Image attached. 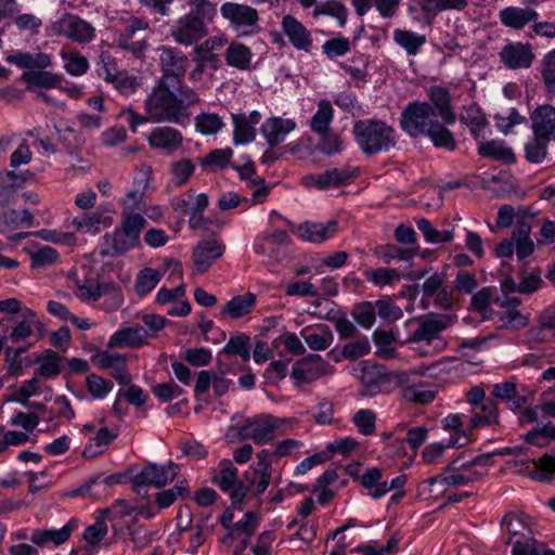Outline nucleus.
<instances>
[{
    "mask_svg": "<svg viewBox=\"0 0 555 555\" xmlns=\"http://www.w3.org/2000/svg\"><path fill=\"white\" fill-rule=\"evenodd\" d=\"M22 79L26 82L28 90H34L35 87L51 89L61 82L60 76L42 69L25 72L22 75Z\"/></svg>",
    "mask_w": 555,
    "mask_h": 555,
    "instance_id": "ea45409f",
    "label": "nucleus"
},
{
    "mask_svg": "<svg viewBox=\"0 0 555 555\" xmlns=\"http://www.w3.org/2000/svg\"><path fill=\"white\" fill-rule=\"evenodd\" d=\"M225 247L216 240H204L193 247V272H206L224 253Z\"/></svg>",
    "mask_w": 555,
    "mask_h": 555,
    "instance_id": "dca6fc26",
    "label": "nucleus"
},
{
    "mask_svg": "<svg viewBox=\"0 0 555 555\" xmlns=\"http://www.w3.org/2000/svg\"><path fill=\"white\" fill-rule=\"evenodd\" d=\"M362 397H374L388 390V387L400 386L408 382L404 372H389L385 366L374 363H364L360 371Z\"/></svg>",
    "mask_w": 555,
    "mask_h": 555,
    "instance_id": "423d86ee",
    "label": "nucleus"
},
{
    "mask_svg": "<svg viewBox=\"0 0 555 555\" xmlns=\"http://www.w3.org/2000/svg\"><path fill=\"white\" fill-rule=\"evenodd\" d=\"M282 29L295 48L305 51L309 50L312 44L310 33L294 16L285 15L283 17Z\"/></svg>",
    "mask_w": 555,
    "mask_h": 555,
    "instance_id": "a878e982",
    "label": "nucleus"
},
{
    "mask_svg": "<svg viewBox=\"0 0 555 555\" xmlns=\"http://www.w3.org/2000/svg\"><path fill=\"white\" fill-rule=\"evenodd\" d=\"M29 540L38 547L52 545L57 547L69 540V522L61 529H35L29 535Z\"/></svg>",
    "mask_w": 555,
    "mask_h": 555,
    "instance_id": "c756f323",
    "label": "nucleus"
},
{
    "mask_svg": "<svg viewBox=\"0 0 555 555\" xmlns=\"http://www.w3.org/2000/svg\"><path fill=\"white\" fill-rule=\"evenodd\" d=\"M219 475L214 477L219 488L229 493L233 504L241 503L246 496L247 489L237 478V469L230 460H222L219 464Z\"/></svg>",
    "mask_w": 555,
    "mask_h": 555,
    "instance_id": "4468645a",
    "label": "nucleus"
},
{
    "mask_svg": "<svg viewBox=\"0 0 555 555\" xmlns=\"http://www.w3.org/2000/svg\"><path fill=\"white\" fill-rule=\"evenodd\" d=\"M257 302V296L254 293H246L231 298L221 309V317H229L237 320L251 313Z\"/></svg>",
    "mask_w": 555,
    "mask_h": 555,
    "instance_id": "c85d7f7f",
    "label": "nucleus"
},
{
    "mask_svg": "<svg viewBox=\"0 0 555 555\" xmlns=\"http://www.w3.org/2000/svg\"><path fill=\"white\" fill-rule=\"evenodd\" d=\"M122 220L111 236L112 256L122 255L140 244L141 231L146 220L140 214H121Z\"/></svg>",
    "mask_w": 555,
    "mask_h": 555,
    "instance_id": "6e6552de",
    "label": "nucleus"
},
{
    "mask_svg": "<svg viewBox=\"0 0 555 555\" xmlns=\"http://www.w3.org/2000/svg\"><path fill=\"white\" fill-rule=\"evenodd\" d=\"M233 156L230 147L216 149L199 159V165L208 171H217L227 168Z\"/></svg>",
    "mask_w": 555,
    "mask_h": 555,
    "instance_id": "a19ab883",
    "label": "nucleus"
},
{
    "mask_svg": "<svg viewBox=\"0 0 555 555\" xmlns=\"http://www.w3.org/2000/svg\"><path fill=\"white\" fill-rule=\"evenodd\" d=\"M483 475V473L469 469L464 462H461V456H459L449 463L440 475L430 478L429 482L430 485L438 482L453 487H463L480 480Z\"/></svg>",
    "mask_w": 555,
    "mask_h": 555,
    "instance_id": "f8f14e48",
    "label": "nucleus"
},
{
    "mask_svg": "<svg viewBox=\"0 0 555 555\" xmlns=\"http://www.w3.org/2000/svg\"><path fill=\"white\" fill-rule=\"evenodd\" d=\"M551 140L533 135L526 146V157L530 163H540L546 156L547 144Z\"/></svg>",
    "mask_w": 555,
    "mask_h": 555,
    "instance_id": "774afa93",
    "label": "nucleus"
},
{
    "mask_svg": "<svg viewBox=\"0 0 555 555\" xmlns=\"http://www.w3.org/2000/svg\"><path fill=\"white\" fill-rule=\"evenodd\" d=\"M34 331L42 333L43 324L40 320H38L36 313L33 310L26 309L24 311V320L15 324V326L10 332L8 339H10L12 343H20L30 337L34 334Z\"/></svg>",
    "mask_w": 555,
    "mask_h": 555,
    "instance_id": "2f4dec72",
    "label": "nucleus"
},
{
    "mask_svg": "<svg viewBox=\"0 0 555 555\" xmlns=\"http://www.w3.org/2000/svg\"><path fill=\"white\" fill-rule=\"evenodd\" d=\"M334 109L327 100H321L318 109L310 120V129L315 134H325L331 130L330 126L333 120Z\"/></svg>",
    "mask_w": 555,
    "mask_h": 555,
    "instance_id": "c9c22d12",
    "label": "nucleus"
},
{
    "mask_svg": "<svg viewBox=\"0 0 555 555\" xmlns=\"http://www.w3.org/2000/svg\"><path fill=\"white\" fill-rule=\"evenodd\" d=\"M35 218L28 209H9L0 214V232L16 230L21 224L34 225Z\"/></svg>",
    "mask_w": 555,
    "mask_h": 555,
    "instance_id": "f704fd0d",
    "label": "nucleus"
},
{
    "mask_svg": "<svg viewBox=\"0 0 555 555\" xmlns=\"http://www.w3.org/2000/svg\"><path fill=\"white\" fill-rule=\"evenodd\" d=\"M326 362L318 354H309L297 361L292 370L296 387L310 384L326 373Z\"/></svg>",
    "mask_w": 555,
    "mask_h": 555,
    "instance_id": "2eb2a0df",
    "label": "nucleus"
},
{
    "mask_svg": "<svg viewBox=\"0 0 555 555\" xmlns=\"http://www.w3.org/2000/svg\"><path fill=\"white\" fill-rule=\"evenodd\" d=\"M296 127L293 119L271 117L261 126V131L270 146H276L282 143L285 137Z\"/></svg>",
    "mask_w": 555,
    "mask_h": 555,
    "instance_id": "b1692460",
    "label": "nucleus"
},
{
    "mask_svg": "<svg viewBox=\"0 0 555 555\" xmlns=\"http://www.w3.org/2000/svg\"><path fill=\"white\" fill-rule=\"evenodd\" d=\"M460 119L470 128V131L475 138H479L481 135V132L488 124L485 115L475 105L465 107L461 113Z\"/></svg>",
    "mask_w": 555,
    "mask_h": 555,
    "instance_id": "3c124183",
    "label": "nucleus"
},
{
    "mask_svg": "<svg viewBox=\"0 0 555 555\" xmlns=\"http://www.w3.org/2000/svg\"><path fill=\"white\" fill-rule=\"evenodd\" d=\"M500 57L506 67L518 69L530 67L534 60V54L529 44L512 42L501 50Z\"/></svg>",
    "mask_w": 555,
    "mask_h": 555,
    "instance_id": "aec40b11",
    "label": "nucleus"
},
{
    "mask_svg": "<svg viewBox=\"0 0 555 555\" xmlns=\"http://www.w3.org/2000/svg\"><path fill=\"white\" fill-rule=\"evenodd\" d=\"M417 229L423 233L426 242L431 244L451 242L454 236L453 230L438 231L429 220L422 218L416 221Z\"/></svg>",
    "mask_w": 555,
    "mask_h": 555,
    "instance_id": "603ef678",
    "label": "nucleus"
},
{
    "mask_svg": "<svg viewBox=\"0 0 555 555\" xmlns=\"http://www.w3.org/2000/svg\"><path fill=\"white\" fill-rule=\"evenodd\" d=\"M255 251L262 257V263L271 271H273L284 258V253L280 246L258 243L255 245Z\"/></svg>",
    "mask_w": 555,
    "mask_h": 555,
    "instance_id": "052dcab7",
    "label": "nucleus"
},
{
    "mask_svg": "<svg viewBox=\"0 0 555 555\" xmlns=\"http://www.w3.org/2000/svg\"><path fill=\"white\" fill-rule=\"evenodd\" d=\"M186 4L189 12L173 22L169 34L176 43L190 47L207 37L208 24L216 20L218 7L214 0H199Z\"/></svg>",
    "mask_w": 555,
    "mask_h": 555,
    "instance_id": "7ed1b4c3",
    "label": "nucleus"
},
{
    "mask_svg": "<svg viewBox=\"0 0 555 555\" xmlns=\"http://www.w3.org/2000/svg\"><path fill=\"white\" fill-rule=\"evenodd\" d=\"M304 338L308 347L315 351L327 349L334 340V336L326 325L317 327L314 332L305 335Z\"/></svg>",
    "mask_w": 555,
    "mask_h": 555,
    "instance_id": "6e6d98bb",
    "label": "nucleus"
},
{
    "mask_svg": "<svg viewBox=\"0 0 555 555\" xmlns=\"http://www.w3.org/2000/svg\"><path fill=\"white\" fill-rule=\"evenodd\" d=\"M364 276L378 287L392 285L400 281V274L397 270L390 268H378L375 270H366Z\"/></svg>",
    "mask_w": 555,
    "mask_h": 555,
    "instance_id": "bf43d9fd",
    "label": "nucleus"
},
{
    "mask_svg": "<svg viewBox=\"0 0 555 555\" xmlns=\"http://www.w3.org/2000/svg\"><path fill=\"white\" fill-rule=\"evenodd\" d=\"M393 40L397 44L402 47L409 55H415L420 48L426 42V37L411 30L396 29L393 31Z\"/></svg>",
    "mask_w": 555,
    "mask_h": 555,
    "instance_id": "c03bdc74",
    "label": "nucleus"
},
{
    "mask_svg": "<svg viewBox=\"0 0 555 555\" xmlns=\"http://www.w3.org/2000/svg\"><path fill=\"white\" fill-rule=\"evenodd\" d=\"M179 472V465L173 462L167 465L149 464L131 479L132 488L137 493L145 486L162 488L173 481Z\"/></svg>",
    "mask_w": 555,
    "mask_h": 555,
    "instance_id": "9d476101",
    "label": "nucleus"
},
{
    "mask_svg": "<svg viewBox=\"0 0 555 555\" xmlns=\"http://www.w3.org/2000/svg\"><path fill=\"white\" fill-rule=\"evenodd\" d=\"M477 410H473L470 420H469V428L475 429L479 427H491L499 425L500 423V413L499 408L495 401L489 399L487 402L477 406Z\"/></svg>",
    "mask_w": 555,
    "mask_h": 555,
    "instance_id": "7c9ffc66",
    "label": "nucleus"
},
{
    "mask_svg": "<svg viewBox=\"0 0 555 555\" xmlns=\"http://www.w3.org/2000/svg\"><path fill=\"white\" fill-rule=\"evenodd\" d=\"M330 15L335 17L340 26H344L347 21V9L345 5L336 0H327L319 3L313 10V16Z\"/></svg>",
    "mask_w": 555,
    "mask_h": 555,
    "instance_id": "4d7b16f0",
    "label": "nucleus"
},
{
    "mask_svg": "<svg viewBox=\"0 0 555 555\" xmlns=\"http://www.w3.org/2000/svg\"><path fill=\"white\" fill-rule=\"evenodd\" d=\"M116 436V434H112L106 427L100 428L82 451L83 457L91 459L103 453Z\"/></svg>",
    "mask_w": 555,
    "mask_h": 555,
    "instance_id": "37998d69",
    "label": "nucleus"
},
{
    "mask_svg": "<svg viewBox=\"0 0 555 555\" xmlns=\"http://www.w3.org/2000/svg\"><path fill=\"white\" fill-rule=\"evenodd\" d=\"M448 327L442 318L425 317L418 320V325L409 337V343L421 344L417 348L421 356H430L442 351L447 341L441 333Z\"/></svg>",
    "mask_w": 555,
    "mask_h": 555,
    "instance_id": "0eeeda50",
    "label": "nucleus"
},
{
    "mask_svg": "<svg viewBox=\"0 0 555 555\" xmlns=\"http://www.w3.org/2000/svg\"><path fill=\"white\" fill-rule=\"evenodd\" d=\"M373 340L377 347L376 354L384 360H390L396 357V349L392 346L396 335L392 331L375 330Z\"/></svg>",
    "mask_w": 555,
    "mask_h": 555,
    "instance_id": "49530a36",
    "label": "nucleus"
},
{
    "mask_svg": "<svg viewBox=\"0 0 555 555\" xmlns=\"http://www.w3.org/2000/svg\"><path fill=\"white\" fill-rule=\"evenodd\" d=\"M162 280V273L153 268L142 269L135 279L134 289L138 295L145 296L151 293Z\"/></svg>",
    "mask_w": 555,
    "mask_h": 555,
    "instance_id": "8fccbe9b",
    "label": "nucleus"
},
{
    "mask_svg": "<svg viewBox=\"0 0 555 555\" xmlns=\"http://www.w3.org/2000/svg\"><path fill=\"white\" fill-rule=\"evenodd\" d=\"M198 102L192 88L158 81L144 100V109L151 121L181 124L190 117V106Z\"/></svg>",
    "mask_w": 555,
    "mask_h": 555,
    "instance_id": "f257e3e1",
    "label": "nucleus"
},
{
    "mask_svg": "<svg viewBox=\"0 0 555 555\" xmlns=\"http://www.w3.org/2000/svg\"><path fill=\"white\" fill-rule=\"evenodd\" d=\"M443 427L448 430H453L447 447H464L468 442V437L462 429L463 422L459 414H449L442 421Z\"/></svg>",
    "mask_w": 555,
    "mask_h": 555,
    "instance_id": "de8ad7c7",
    "label": "nucleus"
},
{
    "mask_svg": "<svg viewBox=\"0 0 555 555\" xmlns=\"http://www.w3.org/2000/svg\"><path fill=\"white\" fill-rule=\"evenodd\" d=\"M428 98L436 113L441 117L444 124H453L456 120V114L451 105V94L448 89L434 86L428 90Z\"/></svg>",
    "mask_w": 555,
    "mask_h": 555,
    "instance_id": "bb28decb",
    "label": "nucleus"
},
{
    "mask_svg": "<svg viewBox=\"0 0 555 555\" xmlns=\"http://www.w3.org/2000/svg\"><path fill=\"white\" fill-rule=\"evenodd\" d=\"M103 222L106 225L112 224V218L105 217L102 219L101 212L85 214L80 217H76L72 223L75 225L77 231L83 233H96L99 232V225Z\"/></svg>",
    "mask_w": 555,
    "mask_h": 555,
    "instance_id": "5fc2aeb1",
    "label": "nucleus"
},
{
    "mask_svg": "<svg viewBox=\"0 0 555 555\" xmlns=\"http://www.w3.org/2000/svg\"><path fill=\"white\" fill-rule=\"evenodd\" d=\"M251 51L240 42H231L225 50V61L229 66L245 70L250 66Z\"/></svg>",
    "mask_w": 555,
    "mask_h": 555,
    "instance_id": "e433bc0d",
    "label": "nucleus"
},
{
    "mask_svg": "<svg viewBox=\"0 0 555 555\" xmlns=\"http://www.w3.org/2000/svg\"><path fill=\"white\" fill-rule=\"evenodd\" d=\"M478 153L482 157L492 158L504 163L515 162V154L503 141L491 140L481 142L478 146Z\"/></svg>",
    "mask_w": 555,
    "mask_h": 555,
    "instance_id": "72a5a7b5",
    "label": "nucleus"
},
{
    "mask_svg": "<svg viewBox=\"0 0 555 555\" xmlns=\"http://www.w3.org/2000/svg\"><path fill=\"white\" fill-rule=\"evenodd\" d=\"M147 333L140 326L122 327L115 332L107 341L108 348H140L147 344Z\"/></svg>",
    "mask_w": 555,
    "mask_h": 555,
    "instance_id": "5701e85b",
    "label": "nucleus"
},
{
    "mask_svg": "<svg viewBox=\"0 0 555 555\" xmlns=\"http://www.w3.org/2000/svg\"><path fill=\"white\" fill-rule=\"evenodd\" d=\"M106 513H108V509H102L101 516L96 518L95 522L85 529L82 539L88 545H98L100 541L107 534L108 529L104 519V515Z\"/></svg>",
    "mask_w": 555,
    "mask_h": 555,
    "instance_id": "13d9d810",
    "label": "nucleus"
},
{
    "mask_svg": "<svg viewBox=\"0 0 555 555\" xmlns=\"http://www.w3.org/2000/svg\"><path fill=\"white\" fill-rule=\"evenodd\" d=\"M272 414H259L247 418L237 427V434L242 440H253L257 446L271 442L274 437V425Z\"/></svg>",
    "mask_w": 555,
    "mask_h": 555,
    "instance_id": "9b49d317",
    "label": "nucleus"
},
{
    "mask_svg": "<svg viewBox=\"0 0 555 555\" xmlns=\"http://www.w3.org/2000/svg\"><path fill=\"white\" fill-rule=\"evenodd\" d=\"M358 168H350L346 166L341 168H333L318 175L306 176L304 181L308 186L326 190L348 184L358 176Z\"/></svg>",
    "mask_w": 555,
    "mask_h": 555,
    "instance_id": "ddd939ff",
    "label": "nucleus"
},
{
    "mask_svg": "<svg viewBox=\"0 0 555 555\" xmlns=\"http://www.w3.org/2000/svg\"><path fill=\"white\" fill-rule=\"evenodd\" d=\"M222 17L235 28L254 27L258 24V11L247 4L225 2L220 8Z\"/></svg>",
    "mask_w": 555,
    "mask_h": 555,
    "instance_id": "f3484780",
    "label": "nucleus"
},
{
    "mask_svg": "<svg viewBox=\"0 0 555 555\" xmlns=\"http://www.w3.org/2000/svg\"><path fill=\"white\" fill-rule=\"evenodd\" d=\"M541 77L546 93L555 99V49L544 55L541 62Z\"/></svg>",
    "mask_w": 555,
    "mask_h": 555,
    "instance_id": "864d4df0",
    "label": "nucleus"
},
{
    "mask_svg": "<svg viewBox=\"0 0 555 555\" xmlns=\"http://www.w3.org/2000/svg\"><path fill=\"white\" fill-rule=\"evenodd\" d=\"M232 168L238 172L241 179L246 181L253 190V201L255 203H263L269 194V185L263 178L256 173L253 162L247 158L243 165H232Z\"/></svg>",
    "mask_w": 555,
    "mask_h": 555,
    "instance_id": "4be33fe9",
    "label": "nucleus"
},
{
    "mask_svg": "<svg viewBox=\"0 0 555 555\" xmlns=\"http://www.w3.org/2000/svg\"><path fill=\"white\" fill-rule=\"evenodd\" d=\"M374 304L376 314L388 322L398 321L403 317L401 308L397 306L390 298L378 299Z\"/></svg>",
    "mask_w": 555,
    "mask_h": 555,
    "instance_id": "338daca9",
    "label": "nucleus"
},
{
    "mask_svg": "<svg viewBox=\"0 0 555 555\" xmlns=\"http://www.w3.org/2000/svg\"><path fill=\"white\" fill-rule=\"evenodd\" d=\"M94 36L95 29L89 22L72 16V40L79 43H88Z\"/></svg>",
    "mask_w": 555,
    "mask_h": 555,
    "instance_id": "e2e57ef3",
    "label": "nucleus"
},
{
    "mask_svg": "<svg viewBox=\"0 0 555 555\" xmlns=\"http://www.w3.org/2000/svg\"><path fill=\"white\" fill-rule=\"evenodd\" d=\"M60 357L53 350H46L41 357L38 358L39 374L44 377H52L60 373Z\"/></svg>",
    "mask_w": 555,
    "mask_h": 555,
    "instance_id": "69168bd1",
    "label": "nucleus"
},
{
    "mask_svg": "<svg viewBox=\"0 0 555 555\" xmlns=\"http://www.w3.org/2000/svg\"><path fill=\"white\" fill-rule=\"evenodd\" d=\"M400 126L412 138L428 137L435 146L453 151L456 142L451 131L437 119L430 103L411 102L401 113Z\"/></svg>",
    "mask_w": 555,
    "mask_h": 555,
    "instance_id": "f03ea898",
    "label": "nucleus"
},
{
    "mask_svg": "<svg viewBox=\"0 0 555 555\" xmlns=\"http://www.w3.org/2000/svg\"><path fill=\"white\" fill-rule=\"evenodd\" d=\"M338 231L336 220H330L326 223L305 222L298 227V235L300 238L311 242L321 243L333 237Z\"/></svg>",
    "mask_w": 555,
    "mask_h": 555,
    "instance_id": "393cba45",
    "label": "nucleus"
},
{
    "mask_svg": "<svg viewBox=\"0 0 555 555\" xmlns=\"http://www.w3.org/2000/svg\"><path fill=\"white\" fill-rule=\"evenodd\" d=\"M100 299H102L101 307L104 311H116L124 302L121 288L113 282H103Z\"/></svg>",
    "mask_w": 555,
    "mask_h": 555,
    "instance_id": "79ce46f5",
    "label": "nucleus"
},
{
    "mask_svg": "<svg viewBox=\"0 0 555 555\" xmlns=\"http://www.w3.org/2000/svg\"><path fill=\"white\" fill-rule=\"evenodd\" d=\"M234 124L233 141L235 144H246L255 140L256 129L247 121L246 114L232 115Z\"/></svg>",
    "mask_w": 555,
    "mask_h": 555,
    "instance_id": "a18cd8bd",
    "label": "nucleus"
},
{
    "mask_svg": "<svg viewBox=\"0 0 555 555\" xmlns=\"http://www.w3.org/2000/svg\"><path fill=\"white\" fill-rule=\"evenodd\" d=\"M7 62L21 68L44 69L51 64L50 56L46 53L30 54L28 52H16L7 56Z\"/></svg>",
    "mask_w": 555,
    "mask_h": 555,
    "instance_id": "473e14b6",
    "label": "nucleus"
},
{
    "mask_svg": "<svg viewBox=\"0 0 555 555\" xmlns=\"http://www.w3.org/2000/svg\"><path fill=\"white\" fill-rule=\"evenodd\" d=\"M147 142L152 149L160 150L166 154L176 152L183 142L180 131L169 126L154 128L147 135Z\"/></svg>",
    "mask_w": 555,
    "mask_h": 555,
    "instance_id": "6ab92c4d",
    "label": "nucleus"
},
{
    "mask_svg": "<svg viewBox=\"0 0 555 555\" xmlns=\"http://www.w3.org/2000/svg\"><path fill=\"white\" fill-rule=\"evenodd\" d=\"M99 366L109 372L120 385H128L132 380L131 374L128 372V356L116 352L102 351L96 354Z\"/></svg>",
    "mask_w": 555,
    "mask_h": 555,
    "instance_id": "a211bd4d",
    "label": "nucleus"
},
{
    "mask_svg": "<svg viewBox=\"0 0 555 555\" xmlns=\"http://www.w3.org/2000/svg\"><path fill=\"white\" fill-rule=\"evenodd\" d=\"M533 468L527 472L531 479L546 482L555 475V452L544 454L539 460H532Z\"/></svg>",
    "mask_w": 555,
    "mask_h": 555,
    "instance_id": "58836bf2",
    "label": "nucleus"
},
{
    "mask_svg": "<svg viewBox=\"0 0 555 555\" xmlns=\"http://www.w3.org/2000/svg\"><path fill=\"white\" fill-rule=\"evenodd\" d=\"M422 11L428 14H437L442 11H462L468 0H420Z\"/></svg>",
    "mask_w": 555,
    "mask_h": 555,
    "instance_id": "09e8293b",
    "label": "nucleus"
},
{
    "mask_svg": "<svg viewBox=\"0 0 555 555\" xmlns=\"http://www.w3.org/2000/svg\"><path fill=\"white\" fill-rule=\"evenodd\" d=\"M533 135L555 141V107L548 104L538 106L531 114Z\"/></svg>",
    "mask_w": 555,
    "mask_h": 555,
    "instance_id": "412c9836",
    "label": "nucleus"
},
{
    "mask_svg": "<svg viewBox=\"0 0 555 555\" xmlns=\"http://www.w3.org/2000/svg\"><path fill=\"white\" fill-rule=\"evenodd\" d=\"M538 12L532 8L507 7L500 11L501 23L509 28L522 29L538 18Z\"/></svg>",
    "mask_w": 555,
    "mask_h": 555,
    "instance_id": "cd10ccee",
    "label": "nucleus"
},
{
    "mask_svg": "<svg viewBox=\"0 0 555 555\" xmlns=\"http://www.w3.org/2000/svg\"><path fill=\"white\" fill-rule=\"evenodd\" d=\"M162 76L159 82L184 85V75L188 70L189 59L184 52L176 47L162 46L158 48Z\"/></svg>",
    "mask_w": 555,
    "mask_h": 555,
    "instance_id": "1a4fd4ad",
    "label": "nucleus"
},
{
    "mask_svg": "<svg viewBox=\"0 0 555 555\" xmlns=\"http://www.w3.org/2000/svg\"><path fill=\"white\" fill-rule=\"evenodd\" d=\"M121 22L122 29L118 31L114 40L115 47L135 60L145 61L151 42L150 38L142 36V33L152 31L149 21L130 15Z\"/></svg>",
    "mask_w": 555,
    "mask_h": 555,
    "instance_id": "20e7f679",
    "label": "nucleus"
},
{
    "mask_svg": "<svg viewBox=\"0 0 555 555\" xmlns=\"http://www.w3.org/2000/svg\"><path fill=\"white\" fill-rule=\"evenodd\" d=\"M353 132L357 143L365 154L388 151L396 144L395 130L383 121H357Z\"/></svg>",
    "mask_w": 555,
    "mask_h": 555,
    "instance_id": "39448f33",
    "label": "nucleus"
},
{
    "mask_svg": "<svg viewBox=\"0 0 555 555\" xmlns=\"http://www.w3.org/2000/svg\"><path fill=\"white\" fill-rule=\"evenodd\" d=\"M351 314L359 325L369 328L376 319L375 304L369 301L361 302L354 306Z\"/></svg>",
    "mask_w": 555,
    "mask_h": 555,
    "instance_id": "0e129e2a",
    "label": "nucleus"
},
{
    "mask_svg": "<svg viewBox=\"0 0 555 555\" xmlns=\"http://www.w3.org/2000/svg\"><path fill=\"white\" fill-rule=\"evenodd\" d=\"M259 526V517L257 514L253 512H248L245 514L244 519L237 521L227 537H224L221 542L227 543L228 541H232L238 539L241 535L244 538H249L254 534L256 529Z\"/></svg>",
    "mask_w": 555,
    "mask_h": 555,
    "instance_id": "4c0bfd02",
    "label": "nucleus"
},
{
    "mask_svg": "<svg viewBox=\"0 0 555 555\" xmlns=\"http://www.w3.org/2000/svg\"><path fill=\"white\" fill-rule=\"evenodd\" d=\"M375 255L384 260L385 263H390L391 260H410L414 257L415 251L409 248H400L392 244L379 246L375 249Z\"/></svg>",
    "mask_w": 555,
    "mask_h": 555,
    "instance_id": "680f3d73",
    "label": "nucleus"
}]
</instances>
